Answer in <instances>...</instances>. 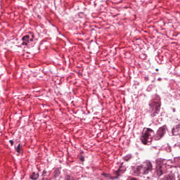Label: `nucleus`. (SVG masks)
Listing matches in <instances>:
<instances>
[{
  "instance_id": "1",
  "label": "nucleus",
  "mask_w": 180,
  "mask_h": 180,
  "mask_svg": "<svg viewBox=\"0 0 180 180\" xmlns=\"http://www.w3.org/2000/svg\"><path fill=\"white\" fill-rule=\"evenodd\" d=\"M153 137H154V131L150 128H145L142 131L140 139L143 144L150 146L151 141H153Z\"/></svg>"
},
{
  "instance_id": "2",
  "label": "nucleus",
  "mask_w": 180,
  "mask_h": 180,
  "mask_svg": "<svg viewBox=\"0 0 180 180\" xmlns=\"http://www.w3.org/2000/svg\"><path fill=\"white\" fill-rule=\"evenodd\" d=\"M153 171V165L150 162H143L141 166L137 167L136 174H142V175H147Z\"/></svg>"
},
{
  "instance_id": "3",
  "label": "nucleus",
  "mask_w": 180,
  "mask_h": 180,
  "mask_svg": "<svg viewBox=\"0 0 180 180\" xmlns=\"http://www.w3.org/2000/svg\"><path fill=\"white\" fill-rule=\"evenodd\" d=\"M150 108H151V110H154L153 116H156L160 113V108H161V104L158 102L153 101L149 104Z\"/></svg>"
},
{
  "instance_id": "4",
  "label": "nucleus",
  "mask_w": 180,
  "mask_h": 180,
  "mask_svg": "<svg viewBox=\"0 0 180 180\" xmlns=\"http://www.w3.org/2000/svg\"><path fill=\"white\" fill-rule=\"evenodd\" d=\"M164 134H165V127H162L159 128L157 131V134L155 136L156 140H160V139H161Z\"/></svg>"
},
{
  "instance_id": "5",
  "label": "nucleus",
  "mask_w": 180,
  "mask_h": 180,
  "mask_svg": "<svg viewBox=\"0 0 180 180\" xmlns=\"http://www.w3.org/2000/svg\"><path fill=\"white\" fill-rule=\"evenodd\" d=\"M173 136H178L180 131V124H176L172 130Z\"/></svg>"
},
{
  "instance_id": "6",
  "label": "nucleus",
  "mask_w": 180,
  "mask_h": 180,
  "mask_svg": "<svg viewBox=\"0 0 180 180\" xmlns=\"http://www.w3.org/2000/svg\"><path fill=\"white\" fill-rule=\"evenodd\" d=\"M22 46H27L30 43V39H29V35H25L22 38Z\"/></svg>"
},
{
  "instance_id": "7",
  "label": "nucleus",
  "mask_w": 180,
  "mask_h": 180,
  "mask_svg": "<svg viewBox=\"0 0 180 180\" xmlns=\"http://www.w3.org/2000/svg\"><path fill=\"white\" fill-rule=\"evenodd\" d=\"M30 179L32 180H36L39 178V173L33 172L30 176Z\"/></svg>"
},
{
  "instance_id": "8",
  "label": "nucleus",
  "mask_w": 180,
  "mask_h": 180,
  "mask_svg": "<svg viewBox=\"0 0 180 180\" xmlns=\"http://www.w3.org/2000/svg\"><path fill=\"white\" fill-rule=\"evenodd\" d=\"M120 172H122L120 167L118 169V170L114 172V175H115V179H117V178L120 176Z\"/></svg>"
},
{
  "instance_id": "9",
  "label": "nucleus",
  "mask_w": 180,
  "mask_h": 180,
  "mask_svg": "<svg viewBox=\"0 0 180 180\" xmlns=\"http://www.w3.org/2000/svg\"><path fill=\"white\" fill-rule=\"evenodd\" d=\"M156 173L158 176H161V175H162V169H161V167H157Z\"/></svg>"
},
{
  "instance_id": "10",
  "label": "nucleus",
  "mask_w": 180,
  "mask_h": 180,
  "mask_svg": "<svg viewBox=\"0 0 180 180\" xmlns=\"http://www.w3.org/2000/svg\"><path fill=\"white\" fill-rule=\"evenodd\" d=\"M50 175V172L44 169V171L42 172V174L41 176H49Z\"/></svg>"
},
{
  "instance_id": "11",
  "label": "nucleus",
  "mask_w": 180,
  "mask_h": 180,
  "mask_svg": "<svg viewBox=\"0 0 180 180\" xmlns=\"http://www.w3.org/2000/svg\"><path fill=\"white\" fill-rule=\"evenodd\" d=\"M15 151H17V153H20V143H19L18 146L15 148Z\"/></svg>"
},
{
  "instance_id": "12",
  "label": "nucleus",
  "mask_w": 180,
  "mask_h": 180,
  "mask_svg": "<svg viewBox=\"0 0 180 180\" xmlns=\"http://www.w3.org/2000/svg\"><path fill=\"white\" fill-rule=\"evenodd\" d=\"M65 180H74V178L71 177L70 176H66Z\"/></svg>"
},
{
  "instance_id": "13",
  "label": "nucleus",
  "mask_w": 180,
  "mask_h": 180,
  "mask_svg": "<svg viewBox=\"0 0 180 180\" xmlns=\"http://www.w3.org/2000/svg\"><path fill=\"white\" fill-rule=\"evenodd\" d=\"M9 143H10V144H11V146H13V143H14L13 141L10 140V141H9Z\"/></svg>"
},
{
  "instance_id": "14",
  "label": "nucleus",
  "mask_w": 180,
  "mask_h": 180,
  "mask_svg": "<svg viewBox=\"0 0 180 180\" xmlns=\"http://www.w3.org/2000/svg\"><path fill=\"white\" fill-rule=\"evenodd\" d=\"M145 178H146L145 180H151V179L150 178V176H146V177H145Z\"/></svg>"
},
{
  "instance_id": "15",
  "label": "nucleus",
  "mask_w": 180,
  "mask_h": 180,
  "mask_svg": "<svg viewBox=\"0 0 180 180\" xmlns=\"http://www.w3.org/2000/svg\"><path fill=\"white\" fill-rule=\"evenodd\" d=\"M29 40H30V41H33V38H31V39H30V37H29Z\"/></svg>"
},
{
  "instance_id": "16",
  "label": "nucleus",
  "mask_w": 180,
  "mask_h": 180,
  "mask_svg": "<svg viewBox=\"0 0 180 180\" xmlns=\"http://www.w3.org/2000/svg\"><path fill=\"white\" fill-rule=\"evenodd\" d=\"M145 79H146V81H148V77H145Z\"/></svg>"
},
{
  "instance_id": "17",
  "label": "nucleus",
  "mask_w": 180,
  "mask_h": 180,
  "mask_svg": "<svg viewBox=\"0 0 180 180\" xmlns=\"http://www.w3.org/2000/svg\"><path fill=\"white\" fill-rule=\"evenodd\" d=\"M81 160H82V161H84V158H81Z\"/></svg>"
},
{
  "instance_id": "18",
  "label": "nucleus",
  "mask_w": 180,
  "mask_h": 180,
  "mask_svg": "<svg viewBox=\"0 0 180 180\" xmlns=\"http://www.w3.org/2000/svg\"><path fill=\"white\" fill-rule=\"evenodd\" d=\"M103 175H104V176H108V174H103Z\"/></svg>"
},
{
  "instance_id": "19",
  "label": "nucleus",
  "mask_w": 180,
  "mask_h": 180,
  "mask_svg": "<svg viewBox=\"0 0 180 180\" xmlns=\"http://www.w3.org/2000/svg\"><path fill=\"white\" fill-rule=\"evenodd\" d=\"M158 81H161V79H158Z\"/></svg>"
},
{
  "instance_id": "20",
  "label": "nucleus",
  "mask_w": 180,
  "mask_h": 180,
  "mask_svg": "<svg viewBox=\"0 0 180 180\" xmlns=\"http://www.w3.org/2000/svg\"><path fill=\"white\" fill-rule=\"evenodd\" d=\"M34 35H32V37H34Z\"/></svg>"
},
{
  "instance_id": "21",
  "label": "nucleus",
  "mask_w": 180,
  "mask_h": 180,
  "mask_svg": "<svg viewBox=\"0 0 180 180\" xmlns=\"http://www.w3.org/2000/svg\"><path fill=\"white\" fill-rule=\"evenodd\" d=\"M156 71H158V69H156Z\"/></svg>"
},
{
  "instance_id": "22",
  "label": "nucleus",
  "mask_w": 180,
  "mask_h": 180,
  "mask_svg": "<svg viewBox=\"0 0 180 180\" xmlns=\"http://www.w3.org/2000/svg\"><path fill=\"white\" fill-rule=\"evenodd\" d=\"M42 180H44V178H43Z\"/></svg>"
},
{
  "instance_id": "23",
  "label": "nucleus",
  "mask_w": 180,
  "mask_h": 180,
  "mask_svg": "<svg viewBox=\"0 0 180 180\" xmlns=\"http://www.w3.org/2000/svg\"><path fill=\"white\" fill-rule=\"evenodd\" d=\"M179 180H180V179Z\"/></svg>"
}]
</instances>
